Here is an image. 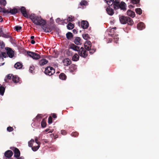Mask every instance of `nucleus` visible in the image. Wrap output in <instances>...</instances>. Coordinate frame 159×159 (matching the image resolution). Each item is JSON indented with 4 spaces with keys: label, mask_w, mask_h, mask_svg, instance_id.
I'll return each mask as SVG.
<instances>
[{
    "label": "nucleus",
    "mask_w": 159,
    "mask_h": 159,
    "mask_svg": "<svg viewBox=\"0 0 159 159\" xmlns=\"http://www.w3.org/2000/svg\"><path fill=\"white\" fill-rule=\"evenodd\" d=\"M35 43V41L33 40H32L31 41V43L33 44H34Z\"/></svg>",
    "instance_id": "59"
},
{
    "label": "nucleus",
    "mask_w": 159,
    "mask_h": 159,
    "mask_svg": "<svg viewBox=\"0 0 159 159\" xmlns=\"http://www.w3.org/2000/svg\"><path fill=\"white\" fill-rule=\"evenodd\" d=\"M49 130H47V129H46L44 131H43V132L44 133H47V132H48V133H49V132H51V133H52V131H49Z\"/></svg>",
    "instance_id": "55"
},
{
    "label": "nucleus",
    "mask_w": 159,
    "mask_h": 159,
    "mask_svg": "<svg viewBox=\"0 0 159 159\" xmlns=\"http://www.w3.org/2000/svg\"><path fill=\"white\" fill-rule=\"evenodd\" d=\"M138 29L140 30H142L145 28L143 22H140L138 24Z\"/></svg>",
    "instance_id": "20"
},
{
    "label": "nucleus",
    "mask_w": 159,
    "mask_h": 159,
    "mask_svg": "<svg viewBox=\"0 0 159 159\" xmlns=\"http://www.w3.org/2000/svg\"><path fill=\"white\" fill-rule=\"evenodd\" d=\"M27 54L34 59L37 60L40 58V56L39 54L33 52H27Z\"/></svg>",
    "instance_id": "5"
},
{
    "label": "nucleus",
    "mask_w": 159,
    "mask_h": 159,
    "mask_svg": "<svg viewBox=\"0 0 159 159\" xmlns=\"http://www.w3.org/2000/svg\"><path fill=\"white\" fill-rule=\"evenodd\" d=\"M46 124L45 121L44 120H43L41 122V126L42 128H44L46 126Z\"/></svg>",
    "instance_id": "40"
},
{
    "label": "nucleus",
    "mask_w": 159,
    "mask_h": 159,
    "mask_svg": "<svg viewBox=\"0 0 159 159\" xmlns=\"http://www.w3.org/2000/svg\"><path fill=\"white\" fill-rule=\"evenodd\" d=\"M135 11L136 13L139 15H141L142 13V11L140 8H137L135 9Z\"/></svg>",
    "instance_id": "36"
},
{
    "label": "nucleus",
    "mask_w": 159,
    "mask_h": 159,
    "mask_svg": "<svg viewBox=\"0 0 159 159\" xmlns=\"http://www.w3.org/2000/svg\"><path fill=\"white\" fill-rule=\"evenodd\" d=\"M74 17L71 16H69L66 19L64 20V23L66 24L69 21H72L74 20Z\"/></svg>",
    "instance_id": "14"
},
{
    "label": "nucleus",
    "mask_w": 159,
    "mask_h": 159,
    "mask_svg": "<svg viewBox=\"0 0 159 159\" xmlns=\"http://www.w3.org/2000/svg\"><path fill=\"white\" fill-rule=\"evenodd\" d=\"M52 122V118L51 116L49 117L48 118V123L51 124Z\"/></svg>",
    "instance_id": "49"
},
{
    "label": "nucleus",
    "mask_w": 159,
    "mask_h": 159,
    "mask_svg": "<svg viewBox=\"0 0 159 159\" xmlns=\"http://www.w3.org/2000/svg\"><path fill=\"white\" fill-rule=\"evenodd\" d=\"M22 27L21 26H16L15 27V29L16 31L18 32L20 31V30L21 29Z\"/></svg>",
    "instance_id": "42"
},
{
    "label": "nucleus",
    "mask_w": 159,
    "mask_h": 159,
    "mask_svg": "<svg viewBox=\"0 0 159 159\" xmlns=\"http://www.w3.org/2000/svg\"><path fill=\"white\" fill-rule=\"evenodd\" d=\"M7 54L10 58H12L14 56V52L10 48L7 49Z\"/></svg>",
    "instance_id": "10"
},
{
    "label": "nucleus",
    "mask_w": 159,
    "mask_h": 159,
    "mask_svg": "<svg viewBox=\"0 0 159 159\" xmlns=\"http://www.w3.org/2000/svg\"><path fill=\"white\" fill-rule=\"evenodd\" d=\"M35 142L38 145H39L40 144V142H38V139L37 138H36L35 139Z\"/></svg>",
    "instance_id": "52"
},
{
    "label": "nucleus",
    "mask_w": 159,
    "mask_h": 159,
    "mask_svg": "<svg viewBox=\"0 0 159 159\" xmlns=\"http://www.w3.org/2000/svg\"><path fill=\"white\" fill-rule=\"evenodd\" d=\"M81 26L84 29H87L89 26V24L87 21L83 20L81 22Z\"/></svg>",
    "instance_id": "16"
},
{
    "label": "nucleus",
    "mask_w": 159,
    "mask_h": 159,
    "mask_svg": "<svg viewBox=\"0 0 159 159\" xmlns=\"http://www.w3.org/2000/svg\"><path fill=\"white\" fill-rule=\"evenodd\" d=\"M64 65L65 66H68L71 64L70 60L68 58L64 59L63 61Z\"/></svg>",
    "instance_id": "17"
},
{
    "label": "nucleus",
    "mask_w": 159,
    "mask_h": 159,
    "mask_svg": "<svg viewBox=\"0 0 159 159\" xmlns=\"http://www.w3.org/2000/svg\"><path fill=\"white\" fill-rule=\"evenodd\" d=\"M13 153L10 150H8L6 151L4 153L5 156L8 158H10L13 155Z\"/></svg>",
    "instance_id": "12"
},
{
    "label": "nucleus",
    "mask_w": 159,
    "mask_h": 159,
    "mask_svg": "<svg viewBox=\"0 0 159 159\" xmlns=\"http://www.w3.org/2000/svg\"><path fill=\"white\" fill-rule=\"evenodd\" d=\"M40 145H38L36 146H34L32 147V149L34 151H36L39 148Z\"/></svg>",
    "instance_id": "37"
},
{
    "label": "nucleus",
    "mask_w": 159,
    "mask_h": 159,
    "mask_svg": "<svg viewBox=\"0 0 159 159\" xmlns=\"http://www.w3.org/2000/svg\"><path fill=\"white\" fill-rule=\"evenodd\" d=\"M2 19L1 16H0V22H1L2 21Z\"/></svg>",
    "instance_id": "61"
},
{
    "label": "nucleus",
    "mask_w": 159,
    "mask_h": 159,
    "mask_svg": "<svg viewBox=\"0 0 159 159\" xmlns=\"http://www.w3.org/2000/svg\"><path fill=\"white\" fill-rule=\"evenodd\" d=\"M5 88L2 86H0V95L3 96L5 92Z\"/></svg>",
    "instance_id": "28"
},
{
    "label": "nucleus",
    "mask_w": 159,
    "mask_h": 159,
    "mask_svg": "<svg viewBox=\"0 0 159 159\" xmlns=\"http://www.w3.org/2000/svg\"><path fill=\"white\" fill-rule=\"evenodd\" d=\"M7 4L6 0H0V5L5 6Z\"/></svg>",
    "instance_id": "35"
},
{
    "label": "nucleus",
    "mask_w": 159,
    "mask_h": 159,
    "mask_svg": "<svg viewBox=\"0 0 159 159\" xmlns=\"http://www.w3.org/2000/svg\"><path fill=\"white\" fill-rule=\"evenodd\" d=\"M128 17L124 16H121L120 17V23L123 24H125L127 22Z\"/></svg>",
    "instance_id": "9"
},
{
    "label": "nucleus",
    "mask_w": 159,
    "mask_h": 159,
    "mask_svg": "<svg viewBox=\"0 0 159 159\" xmlns=\"http://www.w3.org/2000/svg\"><path fill=\"white\" fill-rule=\"evenodd\" d=\"M52 116L54 118H57V116L55 114H52Z\"/></svg>",
    "instance_id": "57"
},
{
    "label": "nucleus",
    "mask_w": 159,
    "mask_h": 159,
    "mask_svg": "<svg viewBox=\"0 0 159 159\" xmlns=\"http://www.w3.org/2000/svg\"><path fill=\"white\" fill-rule=\"evenodd\" d=\"M45 73L48 75H51L55 73V70L52 67H48L45 68Z\"/></svg>",
    "instance_id": "3"
},
{
    "label": "nucleus",
    "mask_w": 159,
    "mask_h": 159,
    "mask_svg": "<svg viewBox=\"0 0 159 159\" xmlns=\"http://www.w3.org/2000/svg\"><path fill=\"white\" fill-rule=\"evenodd\" d=\"M10 149L12 150L14 153V157L16 158H18L20 156V152L19 150L17 148L13 147L11 148Z\"/></svg>",
    "instance_id": "7"
},
{
    "label": "nucleus",
    "mask_w": 159,
    "mask_h": 159,
    "mask_svg": "<svg viewBox=\"0 0 159 159\" xmlns=\"http://www.w3.org/2000/svg\"><path fill=\"white\" fill-rule=\"evenodd\" d=\"M9 11V12L8 13H11L12 14H16L17 12V10L15 8H13L12 9H8Z\"/></svg>",
    "instance_id": "24"
},
{
    "label": "nucleus",
    "mask_w": 159,
    "mask_h": 159,
    "mask_svg": "<svg viewBox=\"0 0 159 159\" xmlns=\"http://www.w3.org/2000/svg\"><path fill=\"white\" fill-rule=\"evenodd\" d=\"M42 117V116L41 114L38 115L36 117L35 119L37 120L41 119Z\"/></svg>",
    "instance_id": "46"
},
{
    "label": "nucleus",
    "mask_w": 159,
    "mask_h": 159,
    "mask_svg": "<svg viewBox=\"0 0 159 159\" xmlns=\"http://www.w3.org/2000/svg\"><path fill=\"white\" fill-rule=\"evenodd\" d=\"M78 53L80 56L84 58L86 57L88 55L87 52L82 47L80 48Z\"/></svg>",
    "instance_id": "6"
},
{
    "label": "nucleus",
    "mask_w": 159,
    "mask_h": 159,
    "mask_svg": "<svg viewBox=\"0 0 159 159\" xmlns=\"http://www.w3.org/2000/svg\"><path fill=\"white\" fill-rule=\"evenodd\" d=\"M74 24L71 23H69L67 26V28L69 30L72 29L74 28Z\"/></svg>",
    "instance_id": "30"
},
{
    "label": "nucleus",
    "mask_w": 159,
    "mask_h": 159,
    "mask_svg": "<svg viewBox=\"0 0 159 159\" xmlns=\"http://www.w3.org/2000/svg\"><path fill=\"white\" fill-rule=\"evenodd\" d=\"M34 142V140L33 139H32L29 142H28V145L30 147H32V146L33 145V143Z\"/></svg>",
    "instance_id": "43"
},
{
    "label": "nucleus",
    "mask_w": 159,
    "mask_h": 159,
    "mask_svg": "<svg viewBox=\"0 0 159 159\" xmlns=\"http://www.w3.org/2000/svg\"><path fill=\"white\" fill-rule=\"evenodd\" d=\"M114 8L117 9L120 8L121 10H125L126 9V4L123 2H121L120 3L119 1L116 0L114 2L113 4Z\"/></svg>",
    "instance_id": "2"
},
{
    "label": "nucleus",
    "mask_w": 159,
    "mask_h": 159,
    "mask_svg": "<svg viewBox=\"0 0 159 159\" xmlns=\"http://www.w3.org/2000/svg\"><path fill=\"white\" fill-rule=\"evenodd\" d=\"M127 14L128 15L132 17H134L135 16V13L134 12L130 10H128L127 11Z\"/></svg>",
    "instance_id": "22"
},
{
    "label": "nucleus",
    "mask_w": 159,
    "mask_h": 159,
    "mask_svg": "<svg viewBox=\"0 0 159 159\" xmlns=\"http://www.w3.org/2000/svg\"><path fill=\"white\" fill-rule=\"evenodd\" d=\"M70 49H72L75 51H79L80 49L79 47L76 46L74 44L70 45L69 49L67 53L69 55L71 56L72 54V53H70Z\"/></svg>",
    "instance_id": "4"
},
{
    "label": "nucleus",
    "mask_w": 159,
    "mask_h": 159,
    "mask_svg": "<svg viewBox=\"0 0 159 159\" xmlns=\"http://www.w3.org/2000/svg\"><path fill=\"white\" fill-rule=\"evenodd\" d=\"M0 12H3L4 13H8L9 12L8 10L6 9L5 8H2L0 7Z\"/></svg>",
    "instance_id": "27"
},
{
    "label": "nucleus",
    "mask_w": 159,
    "mask_h": 159,
    "mask_svg": "<svg viewBox=\"0 0 159 159\" xmlns=\"http://www.w3.org/2000/svg\"><path fill=\"white\" fill-rule=\"evenodd\" d=\"M44 25L42 26V28H43V29L44 31L46 32H50L52 30L50 28H48L47 27H45Z\"/></svg>",
    "instance_id": "26"
},
{
    "label": "nucleus",
    "mask_w": 159,
    "mask_h": 159,
    "mask_svg": "<svg viewBox=\"0 0 159 159\" xmlns=\"http://www.w3.org/2000/svg\"><path fill=\"white\" fill-rule=\"evenodd\" d=\"M30 38L31 39H34V36H31V37H30Z\"/></svg>",
    "instance_id": "63"
},
{
    "label": "nucleus",
    "mask_w": 159,
    "mask_h": 159,
    "mask_svg": "<svg viewBox=\"0 0 159 159\" xmlns=\"http://www.w3.org/2000/svg\"><path fill=\"white\" fill-rule=\"evenodd\" d=\"M29 18L34 24L37 25L43 26L46 23L45 21L40 16H38L34 14H31Z\"/></svg>",
    "instance_id": "1"
},
{
    "label": "nucleus",
    "mask_w": 159,
    "mask_h": 159,
    "mask_svg": "<svg viewBox=\"0 0 159 159\" xmlns=\"http://www.w3.org/2000/svg\"><path fill=\"white\" fill-rule=\"evenodd\" d=\"M34 69V67L32 66H30V71L31 73L33 72V71Z\"/></svg>",
    "instance_id": "54"
},
{
    "label": "nucleus",
    "mask_w": 159,
    "mask_h": 159,
    "mask_svg": "<svg viewBox=\"0 0 159 159\" xmlns=\"http://www.w3.org/2000/svg\"><path fill=\"white\" fill-rule=\"evenodd\" d=\"M18 80H17L16 79H14L15 80H16V82H13L15 83H17V82H18L19 81V78L18 77Z\"/></svg>",
    "instance_id": "56"
},
{
    "label": "nucleus",
    "mask_w": 159,
    "mask_h": 159,
    "mask_svg": "<svg viewBox=\"0 0 159 159\" xmlns=\"http://www.w3.org/2000/svg\"><path fill=\"white\" fill-rule=\"evenodd\" d=\"M66 37L68 39H70L72 37V34L70 32H68L66 34Z\"/></svg>",
    "instance_id": "33"
},
{
    "label": "nucleus",
    "mask_w": 159,
    "mask_h": 159,
    "mask_svg": "<svg viewBox=\"0 0 159 159\" xmlns=\"http://www.w3.org/2000/svg\"><path fill=\"white\" fill-rule=\"evenodd\" d=\"M79 55L77 54H75L73 56L72 59L74 61H77L79 59Z\"/></svg>",
    "instance_id": "25"
},
{
    "label": "nucleus",
    "mask_w": 159,
    "mask_h": 159,
    "mask_svg": "<svg viewBox=\"0 0 159 159\" xmlns=\"http://www.w3.org/2000/svg\"><path fill=\"white\" fill-rule=\"evenodd\" d=\"M14 66L16 69H20L22 68V65L20 62H17L15 65Z\"/></svg>",
    "instance_id": "23"
},
{
    "label": "nucleus",
    "mask_w": 159,
    "mask_h": 159,
    "mask_svg": "<svg viewBox=\"0 0 159 159\" xmlns=\"http://www.w3.org/2000/svg\"><path fill=\"white\" fill-rule=\"evenodd\" d=\"M81 5H87V2L85 0L82 1L80 2Z\"/></svg>",
    "instance_id": "41"
},
{
    "label": "nucleus",
    "mask_w": 159,
    "mask_h": 159,
    "mask_svg": "<svg viewBox=\"0 0 159 159\" xmlns=\"http://www.w3.org/2000/svg\"><path fill=\"white\" fill-rule=\"evenodd\" d=\"M91 47V43L89 41H86L84 43V47L85 49L88 50H90Z\"/></svg>",
    "instance_id": "11"
},
{
    "label": "nucleus",
    "mask_w": 159,
    "mask_h": 159,
    "mask_svg": "<svg viewBox=\"0 0 159 159\" xmlns=\"http://www.w3.org/2000/svg\"><path fill=\"white\" fill-rule=\"evenodd\" d=\"M82 36L83 38L85 40H87L89 38V36L88 34H83Z\"/></svg>",
    "instance_id": "39"
},
{
    "label": "nucleus",
    "mask_w": 159,
    "mask_h": 159,
    "mask_svg": "<svg viewBox=\"0 0 159 159\" xmlns=\"http://www.w3.org/2000/svg\"><path fill=\"white\" fill-rule=\"evenodd\" d=\"M89 52L91 53H93L95 52V50L93 49H90L89 50Z\"/></svg>",
    "instance_id": "53"
},
{
    "label": "nucleus",
    "mask_w": 159,
    "mask_h": 159,
    "mask_svg": "<svg viewBox=\"0 0 159 159\" xmlns=\"http://www.w3.org/2000/svg\"><path fill=\"white\" fill-rule=\"evenodd\" d=\"M114 41L115 43H117L118 41L119 38L117 35H115L114 36Z\"/></svg>",
    "instance_id": "38"
},
{
    "label": "nucleus",
    "mask_w": 159,
    "mask_h": 159,
    "mask_svg": "<svg viewBox=\"0 0 159 159\" xmlns=\"http://www.w3.org/2000/svg\"><path fill=\"white\" fill-rule=\"evenodd\" d=\"M48 62V61L45 59L40 60L39 61V64L40 66H43L46 64Z\"/></svg>",
    "instance_id": "19"
},
{
    "label": "nucleus",
    "mask_w": 159,
    "mask_h": 159,
    "mask_svg": "<svg viewBox=\"0 0 159 159\" xmlns=\"http://www.w3.org/2000/svg\"><path fill=\"white\" fill-rule=\"evenodd\" d=\"M56 22L57 23L59 24L64 25V20H61L60 18H57L56 20Z\"/></svg>",
    "instance_id": "31"
},
{
    "label": "nucleus",
    "mask_w": 159,
    "mask_h": 159,
    "mask_svg": "<svg viewBox=\"0 0 159 159\" xmlns=\"http://www.w3.org/2000/svg\"><path fill=\"white\" fill-rule=\"evenodd\" d=\"M127 23L130 25H132L133 24V21L130 18L128 17L127 18Z\"/></svg>",
    "instance_id": "32"
},
{
    "label": "nucleus",
    "mask_w": 159,
    "mask_h": 159,
    "mask_svg": "<svg viewBox=\"0 0 159 159\" xmlns=\"http://www.w3.org/2000/svg\"><path fill=\"white\" fill-rule=\"evenodd\" d=\"M7 56V54L5 52H0V61L1 62H0V66L3 65L5 62H3V57L5 58Z\"/></svg>",
    "instance_id": "8"
},
{
    "label": "nucleus",
    "mask_w": 159,
    "mask_h": 159,
    "mask_svg": "<svg viewBox=\"0 0 159 159\" xmlns=\"http://www.w3.org/2000/svg\"><path fill=\"white\" fill-rule=\"evenodd\" d=\"M71 135L72 136L76 137L78 136V133L76 132H73L71 133Z\"/></svg>",
    "instance_id": "45"
},
{
    "label": "nucleus",
    "mask_w": 159,
    "mask_h": 159,
    "mask_svg": "<svg viewBox=\"0 0 159 159\" xmlns=\"http://www.w3.org/2000/svg\"><path fill=\"white\" fill-rule=\"evenodd\" d=\"M7 78L8 79H11L13 82H16V80H15V79L18 80V76L16 75H13L12 74H9L7 76Z\"/></svg>",
    "instance_id": "15"
},
{
    "label": "nucleus",
    "mask_w": 159,
    "mask_h": 159,
    "mask_svg": "<svg viewBox=\"0 0 159 159\" xmlns=\"http://www.w3.org/2000/svg\"><path fill=\"white\" fill-rule=\"evenodd\" d=\"M17 159H24V158L22 157H19L18 158H17Z\"/></svg>",
    "instance_id": "60"
},
{
    "label": "nucleus",
    "mask_w": 159,
    "mask_h": 159,
    "mask_svg": "<svg viewBox=\"0 0 159 159\" xmlns=\"http://www.w3.org/2000/svg\"><path fill=\"white\" fill-rule=\"evenodd\" d=\"M59 78L62 80H65L66 78V76L64 73L61 74L59 76Z\"/></svg>",
    "instance_id": "29"
},
{
    "label": "nucleus",
    "mask_w": 159,
    "mask_h": 159,
    "mask_svg": "<svg viewBox=\"0 0 159 159\" xmlns=\"http://www.w3.org/2000/svg\"><path fill=\"white\" fill-rule=\"evenodd\" d=\"M74 42L77 45H79L81 44V39L80 37H76L75 38Z\"/></svg>",
    "instance_id": "18"
},
{
    "label": "nucleus",
    "mask_w": 159,
    "mask_h": 159,
    "mask_svg": "<svg viewBox=\"0 0 159 159\" xmlns=\"http://www.w3.org/2000/svg\"><path fill=\"white\" fill-rule=\"evenodd\" d=\"M61 132L63 135H65L66 134V132L65 130H61Z\"/></svg>",
    "instance_id": "47"
},
{
    "label": "nucleus",
    "mask_w": 159,
    "mask_h": 159,
    "mask_svg": "<svg viewBox=\"0 0 159 159\" xmlns=\"http://www.w3.org/2000/svg\"><path fill=\"white\" fill-rule=\"evenodd\" d=\"M1 35L2 36L5 38H8L9 37V35L4 34H2Z\"/></svg>",
    "instance_id": "51"
},
{
    "label": "nucleus",
    "mask_w": 159,
    "mask_h": 159,
    "mask_svg": "<svg viewBox=\"0 0 159 159\" xmlns=\"http://www.w3.org/2000/svg\"><path fill=\"white\" fill-rule=\"evenodd\" d=\"M132 2L134 4H136L139 2V0H131Z\"/></svg>",
    "instance_id": "50"
},
{
    "label": "nucleus",
    "mask_w": 159,
    "mask_h": 159,
    "mask_svg": "<svg viewBox=\"0 0 159 159\" xmlns=\"http://www.w3.org/2000/svg\"><path fill=\"white\" fill-rule=\"evenodd\" d=\"M20 10L21 13L24 17L27 18H29L30 16H29L27 13L26 11L25 8V7H21Z\"/></svg>",
    "instance_id": "13"
},
{
    "label": "nucleus",
    "mask_w": 159,
    "mask_h": 159,
    "mask_svg": "<svg viewBox=\"0 0 159 159\" xmlns=\"http://www.w3.org/2000/svg\"><path fill=\"white\" fill-rule=\"evenodd\" d=\"M106 11L107 13L110 15H112L113 14V10L112 8H110L109 7H108L106 9Z\"/></svg>",
    "instance_id": "21"
},
{
    "label": "nucleus",
    "mask_w": 159,
    "mask_h": 159,
    "mask_svg": "<svg viewBox=\"0 0 159 159\" xmlns=\"http://www.w3.org/2000/svg\"><path fill=\"white\" fill-rule=\"evenodd\" d=\"M106 3L109 5H111L114 4V0H105Z\"/></svg>",
    "instance_id": "34"
},
{
    "label": "nucleus",
    "mask_w": 159,
    "mask_h": 159,
    "mask_svg": "<svg viewBox=\"0 0 159 159\" xmlns=\"http://www.w3.org/2000/svg\"><path fill=\"white\" fill-rule=\"evenodd\" d=\"M129 8H130V7H132V8H133L134 7L131 5H129Z\"/></svg>",
    "instance_id": "62"
},
{
    "label": "nucleus",
    "mask_w": 159,
    "mask_h": 159,
    "mask_svg": "<svg viewBox=\"0 0 159 159\" xmlns=\"http://www.w3.org/2000/svg\"><path fill=\"white\" fill-rule=\"evenodd\" d=\"M116 27H114V28H112L109 31V32H110V33L111 34L113 33H114V30H116Z\"/></svg>",
    "instance_id": "48"
},
{
    "label": "nucleus",
    "mask_w": 159,
    "mask_h": 159,
    "mask_svg": "<svg viewBox=\"0 0 159 159\" xmlns=\"http://www.w3.org/2000/svg\"><path fill=\"white\" fill-rule=\"evenodd\" d=\"M5 47V45L3 42L0 40V49L2 48Z\"/></svg>",
    "instance_id": "44"
},
{
    "label": "nucleus",
    "mask_w": 159,
    "mask_h": 159,
    "mask_svg": "<svg viewBox=\"0 0 159 159\" xmlns=\"http://www.w3.org/2000/svg\"><path fill=\"white\" fill-rule=\"evenodd\" d=\"M13 129L14 128L13 127H7V129Z\"/></svg>",
    "instance_id": "58"
},
{
    "label": "nucleus",
    "mask_w": 159,
    "mask_h": 159,
    "mask_svg": "<svg viewBox=\"0 0 159 159\" xmlns=\"http://www.w3.org/2000/svg\"><path fill=\"white\" fill-rule=\"evenodd\" d=\"M2 29L0 27V32H2Z\"/></svg>",
    "instance_id": "64"
}]
</instances>
